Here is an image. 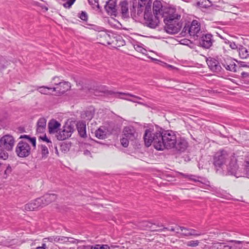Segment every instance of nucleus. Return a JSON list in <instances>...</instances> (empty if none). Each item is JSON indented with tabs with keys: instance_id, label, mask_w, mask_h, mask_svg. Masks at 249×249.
<instances>
[{
	"instance_id": "79ce46f5",
	"label": "nucleus",
	"mask_w": 249,
	"mask_h": 249,
	"mask_svg": "<svg viewBox=\"0 0 249 249\" xmlns=\"http://www.w3.org/2000/svg\"><path fill=\"white\" fill-rule=\"evenodd\" d=\"M134 49L138 52L142 53H144V51H145V50L142 47L140 46L139 45H135L134 46Z\"/></svg>"
},
{
	"instance_id": "473e14b6",
	"label": "nucleus",
	"mask_w": 249,
	"mask_h": 249,
	"mask_svg": "<svg viewBox=\"0 0 249 249\" xmlns=\"http://www.w3.org/2000/svg\"><path fill=\"white\" fill-rule=\"evenodd\" d=\"M8 158V154L0 143V159L6 160Z\"/></svg>"
},
{
	"instance_id": "bf43d9fd",
	"label": "nucleus",
	"mask_w": 249,
	"mask_h": 249,
	"mask_svg": "<svg viewBox=\"0 0 249 249\" xmlns=\"http://www.w3.org/2000/svg\"><path fill=\"white\" fill-rule=\"evenodd\" d=\"M169 230L172 231H175V229L173 228H171L170 229H169Z\"/></svg>"
},
{
	"instance_id": "338daca9",
	"label": "nucleus",
	"mask_w": 249,
	"mask_h": 249,
	"mask_svg": "<svg viewBox=\"0 0 249 249\" xmlns=\"http://www.w3.org/2000/svg\"><path fill=\"white\" fill-rule=\"evenodd\" d=\"M243 67H245L246 66L245 65H242Z\"/></svg>"
},
{
	"instance_id": "2eb2a0df",
	"label": "nucleus",
	"mask_w": 249,
	"mask_h": 249,
	"mask_svg": "<svg viewBox=\"0 0 249 249\" xmlns=\"http://www.w3.org/2000/svg\"><path fill=\"white\" fill-rule=\"evenodd\" d=\"M188 146V142L185 139L179 138L178 139L177 138L175 146L172 148L176 151L183 152L186 150Z\"/></svg>"
},
{
	"instance_id": "09e8293b",
	"label": "nucleus",
	"mask_w": 249,
	"mask_h": 249,
	"mask_svg": "<svg viewBox=\"0 0 249 249\" xmlns=\"http://www.w3.org/2000/svg\"><path fill=\"white\" fill-rule=\"evenodd\" d=\"M46 245L45 243L42 244V246L37 247L35 249H46Z\"/></svg>"
},
{
	"instance_id": "4468645a",
	"label": "nucleus",
	"mask_w": 249,
	"mask_h": 249,
	"mask_svg": "<svg viewBox=\"0 0 249 249\" xmlns=\"http://www.w3.org/2000/svg\"><path fill=\"white\" fill-rule=\"evenodd\" d=\"M206 62L210 70L214 72H220L222 68L219 62L215 58L209 57L206 58Z\"/></svg>"
},
{
	"instance_id": "423d86ee",
	"label": "nucleus",
	"mask_w": 249,
	"mask_h": 249,
	"mask_svg": "<svg viewBox=\"0 0 249 249\" xmlns=\"http://www.w3.org/2000/svg\"><path fill=\"white\" fill-rule=\"evenodd\" d=\"M152 3V0H138L137 15L139 17H142L144 10V12L151 11Z\"/></svg>"
},
{
	"instance_id": "c03bdc74",
	"label": "nucleus",
	"mask_w": 249,
	"mask_h": 249,
	"mask_svg": "<svg viewBox=\"0 0 249 249\" xmlns=\"http://www.w3.org/2000/svg\"><path fill=\"white\" fill-rule=\"evenodd\" d=\"M86 117H87V120H90L92 119L93 116V114L89 111H87L86 112Z\"/></svg>"
},
{
	"instance_id": "20e7f679",
	"label": "nucleus",
	"mask_w": 249,
	"mask_h": 249,
	"mask_svg": "<svg viewBox=\"0 0 249 249\" xmlns=\"http://www.w3.org/2000/svg\"><path fill=\"white\" fill-rule=\"evenodd\" d=\"M202 33L200 22L197 20H193L191 22L185 24L181 34L184 36L189 34L193 39L196 40L201 36Z\"/></svg>"
},
{
	"instance_id": "0e129e2a",
	"label": "nucleus",
	"mask_w": 249,
	"mask_h": 249,
	"mask_svg": "<svg viewBox=\"0 0 249 249\" xmlns=\"http://www.w3.org/2000/svg\"><path fill=\"white\" fill-rule=\"evenodd\" d=\"M183 233H188V231H185V232H184Z\"/></svg>"
},
{
	"instance_id": "4d7b16f0",
	"label": "nucleus",
	"mask_w": 249,
	"mask_h": 249,
	"mask_svg": "<svg viewBox=\"0 0 249 249\" xmlns=\"http://www.w3.org/2000/svg\"><path fill=\"white\" fill-rule=\"evenodd\" d=\"M144 223L146 225V227H150V226L149 225V224H151L150 223H149L147 222H145Z\"/></svg>"
},
{
	"instance_id": "5701e85b",
	"label": "nucleus",
	"mask_w": 249,
	"mask_h": 249,
	"mask_svg": "<svg viewBox=\"0 0 249 249\" xmlns=\"http://www.w3.org/2000/svg\"><path fill=\"white\" fill-rule=\"evenodd\" d=\"M46 126V120L44 118H40L37 123L36 132L38 133L44 132Z\"/></svg>"
},
{
	"instance_id": "7c9ffc66",
	"label": "nucleus",
	"mask_w": 249,
	"mask_h": 249,
	"mask_svg": "<svg viewBox=\"0 0 249 249\" xmlns=\"http://www.w3.org/2000/svg\"><path fill=\"white\" fill-rule=\"evenodd\" d=\"M121 9L122 13L123 15H125L127 14L128 8V3L126 1H123L120 3Z\"/></svg>"
},
{
	"instance_id": "f3484780",
	"label": "nucleus",
	"mask_w": 249,
	"mask_h": 249,
	"mask_svg": "<svg viewBox=\"0 0 249 249\" xmlns=\"http://www.w3.org/2000/svg\"><path fill=\"white\" fill-rule=\"evenodd\" d=\"M162 6L161 3L159 1H156L153 3V13L155 16L156 17H161L162 18V16L163 13L165 12L167 10H171L172 9H164V10L162 9Z\"/></svg>"
},
{
	"instance_id": "f704fd0d",
	"label": "nucleus",
	"mask_w": 249,
	"mask_h": 249,
	"mask_svg": "<svg viewBox=\"0 0 249 249\" xmlns=\"http://www.w3.org/2000/svg\"><path fill=\"white\" fill-rule=\"evenodd\" d=\"M182 176H183L185 178H188L190 180H193L195 182H199V181L197 179H196V176L191 175V174H184L183 173L181 174Z\"/></svg>"
},
{
	"instance_id": "13d9d810",
	"label": "nucleus",
	"mask_w": 249,
	"mask_h": 249,
	"mask_svg": "<svg viewBox=\"0 0 249 249\" xmlns=\"http://www.w3.org/2000/svg\"><path fill=\"white\" fill-rule=\"evenodd\" d=\"M136 6H135V5H134V4H133V8H132V9H130V10H131V11H133V10L135 11V7H136Z\"/></svg>"
},
{
	"instance_id": "b1692460",
	"label": "nucleus",
	"mask_w": 249,
	"mask_h": 249,
	"mask_svg": "<svg viewBox=\"0 0 249 249\" xmlns=\"http://www.w3.org/2000/svg\"><path fill=\"white\" fill-rule=\"evenodd\" d=\"M43 200L42 206L48 205L56 199V196L55 194H46L43 197H39Z\"/></svg>"
},
{
	"instance_id": "c9c22d12",
	"label": "nucleus",
	"mask_w": 249,
	"mask_h": 249,
	"mask_svg": "<svg viewBox=\"0 0 249 249\" xmlns=\"http://www.w3.org/2000/svg\"><path fill=\"white\" fill-rule=\"evenodd\" d=\"M199 242L198 240H191L186 243V245L189 247H196L199 245Z\"/></svg>"
},
{
	"instance_id": "69168bd1",
	"label": "nucleus",
	"mask_w": 249,
	"mask_h": 249,
	"mask_svg": "<svg viewBox=\"0 0 249 249\" xmlns=\"http://www.w3.org/2000/svg\"><path fill=\"white\" fill-rule=\"evenodd\" d=\"M220 38L223 39H225V38H224L222 36H220Z\"/></svg>"
},
{
	"instance_id": "f03ea898",
	"label": "nucleus",
	"mask_w": 249,
	"mask_h": 249,
	"mask_svg": "<svg viewBox=\"0 0 249 249\" xmlns=\"http://www.w3.org/2000/svg\"><path fill=\"white\" fill-rule=\"evenodd\" d=\"M162 18L165 24L164 28L167 33L170 34L178 33L180 30L181 24L179 22L180 15L177 14L175 9L167 10L163 13Z\"/></svg>"
},
{
	"instance_id": "ea45409f",
	"label": "nucleus",
	"mask_w": 249,
	"mask_h": 249,
	"mask_svg": "<svg viewBox=\"0 0 249 249\" xmlns=\"http://www.w3.org/2000/svg\"><path fill=\"white\" fill-rule=\"evenodd\" d=\"M11 172L12 168L9 165H8L4 171V178H6L7 176L11 173Z\"/></svg>"
},
{
	"instance_id": "6ab92c4d",
	"label": "nucleus",
	"mask_w": 249,
	"mask_h": 249,
	"mask_svg": "<svg viewBox=\"0 0 249 249\" xmlns=\"http://www.w3.org/2000/svg\"><path fill=\"white\" fill-rule=\"evenodd\" d=\"M124 136L130 140H133L135 138V130L131 126H125L123 130Z\"/></svg>"
},
{
	"instance_id": "0eeeda50",
	"label": "nucleus",
	"mask_w": 249,
	"mask_h": 249,
	"mask_svg": "<svg viewBox=\"0 0 249 249\" xmlns=\"http://www.w3.org/2000/svg\"><path fill=\"white\" fill-rule=\"evenodd\" d=\"M73 131L74 127L73 125L66 124L63 127V129L57 133L56 137L59 140H64L71 137Z\"/></svg>"
},
{
	"instance_id": "4be33fe9",
	"label": "nucleus",
	"mask_w": 249,
	"mask_h": 249,
	"mask_svg": "<svg viewBox=\"0 0 249 249\" xmlns=\"http://www.w3.org/2000/svg\"><path fill=\"white\" fill-rule=\"evenodd\" d=\"M79 135L82 138H86V124L85 122H79L76 124Z\"/></svg>"
},
{
	"instance_id": "603ef678",
	"label": "nucleus",
	"mask_w": 249,
	"mask_h": 249,
	"mask_svg": "<svg viewBox=\"0 0 249 249\" xmlns=\"http://www.w3.org/2000/svg\"><path fill=\"white\" fill-rule=\"evenodd\" d=\"M84 154L86 156H90L91 153L88 150H86L84 151Z\"/></svg>"
},
{
	"instance_id": "5fc2aeb1",
	"label": "nucleus",
	"mask_w": 249,
	"mask_h": 249,
	"mask_svg": "<svg viewBox=\"0 0 249 249\" xmlns=\"http://www.w3.org/2000/svg\"><path fill=\"white\" fill-rule=\"evenodd\" d=\"M241 75L243 77H246L249 76V73L247 72L243 71L241 73Z\"/></svg>"
},
{
	"instance_id": "bb28decb",
	"label": "nucleus",
	"mask_w": 249,
	"mask_h": 249,
	"mask_svg": "<svg viewBox=\"0 0 249 249\" xmlns=\"http://www.w3.org/2000/svg\"><path fill=\"white\" fill-rule=\"evenodd\" d=\"M188 233H182L181 235L184 236H189L191 235L198 236L204 234L193 229H188Z\"/></svg>"
},
{
	"instance_id": "e433bc0d",
	"label": "nucleus",
	"mask_w": 249,
	"mask_h": 249,
	"mask_svg": "<svg viewBox=\"0 0 249 249\" xmlns=\"http://www.w3.org/2000/svg\"><path fill=\"white\" fill-rule=\"evenodd\" d=\"M129 139L124 136L123 138L121 140V142L122 145L124 147H127L129 144Z\"/></svg>"
},
{
	"instance_id": "49530a36",
	"label": "nucleus",
	"mask_w": 249,
	"mask_h": 249,
	"mask_svg": "<svg viewBox=\"0 0 249 249\" xmlns=\"http://www.w3.org/2000/svg\"><path fill=\"white\" fill-rule=\"evenodd\" d=\"M230 47L232 49H238V47L236 45V44L232 42H231L230 43Z\"/></svg>"
},
{
	"instance_id": "de8ad7c7",
	"label": "nucleus",
	"mask_w": 249,
	"mask_h": 249,
	"mask_svg": "<svg viewBox=\"0 0 249 249\" xmlns=\"http://www.w3.org/2000/svg\"><path fill=\"white\" fill-rule=\"evenodd\" d=\"M135 99H126V100L127 101H130V102H134V103H137L138 104H140V105H145L144 104H143V103L142 102H138L135 99V98H134Z\"/></svg>"
},
{
	"instance_id": "3c124183",
	"label": "nucleus",
	"mask_w": 249,
	"mask_h": 249,
	"mask_svg": "<svg viewBox=\"0 0 249 249\" xmlns=\"http://www.w3.org/2000/svg\"><path fill=\"white\" fill-rule=\"evenodd\" d=\"M101 247L100 245H96L94 246H90V249H100V247Z\"/></svg>"
},
{
	"instance_id": "393cba45",
	"label": "nucleus",
	"mask_w": 249,
	"mask_h": 249,
	"mask_svg": "<svg viewBox=\"0 0 249 249\" xmlns=\"http://www.w3.org/2000/svg\"><path fill=\"white\" fill-rule=\"evenodd\" d=\"M107 130L105 127H101L95 132L96 137L99 139H105L107 137Z\"/></svg>"
},
{
	"instance_id": "9d476101",
	"label": "nucleus",
	"mask_w": 249,
	"mask_h": 249,
	"mask_svg": "<svg viewBox=\"0 0 249 249\" xmlns=\"http://www.w3.org/2000/svg\"><path fill=\"white\" fill-rule=\"evenodd\" d=\"M56 87L53 88V91L56 92L55 95H60L69 90L71 87L70 83L66 81L59 82L58 83H54Z\"/></svg>"
},
{
	"instance_id": "a18cd8bd",
	"label": "nucleus",
	"mask_w": 249,
	"mask_h": 249,
	"mask_svg": "<svg viewBox=\"0 0 249 249\" xmlns=\"http://www.w3.org/2000/svg\"><path fill=\"white\" fill-rule=\"evenodd\" d=\"M42 140L47 142L48 146L50 148V146H52V142L47 138L46 136L45 135L44 137L41 138Z\"/></svg>"
},
{
	"instance_id": "e2e57ef3",
	"label": "nucleus",
	"mask_w": 249,
	"mask_h": 249,
	"mask_svg": "<svg viewBox=\"0 0 249 249\" xmlns=\"http://www.w3.org/2000/svg\"><path fill=\"white\" fill-rule=\"evenodd\" d=\"M165 230H168V229L167 228H164L163 231Z\"/></svg>"
},
{
	"instance_id": "37998d69",
	"label": "nucleus",
	"mask_w": 249,
	"mask_h": 249,
	"mask_svg": "<svg viewBox=\"0 0 249 249\" xmlns=\"http://www.w3.org/2000/svg\"><path fill=\"white\" fill-rule=\"evenodd\" d=\"M44 241L46 242V241L53 242H55V236H52L50 237H48L47 238H45L43 239Z\"/></svg>"
},
{
	"instance_id": "8fccbe9b",
	"label": "nucleus",
	"mask_w": 249,
	"mask_h": 249,
	"mask_svg": "<svg viewBox=\"0 0 249 249\" xmlns=\"http://www.w3.org/2000/svg\"><path fill=\"white\" fill-rule=\"evenodd\" d=\"M100 249H109V247L107 245H102L100 247Z\"/></svg>"
},
{
	"instance_id": "680f3d73",
	"label": "nucleus",
	"mask_w": 249,
	"mask_h": 249,
	"mask_svg": "<svg viewBox=\"0 0 249 249\" xmlns=\"http://www.w3.org/2000/svg\"><path fill=\"white\" fill-rule=\"evenodd\" d=\"M216 195L218 196H220V194H219L218 193H216Z\"/></svg>"
},
{
	"instance_id": "ddd939ff",
	"label": "nucleus",
	"mask_w": 249,
	"mask_h": 249,
	"mask_svg": "<svg viewBox=\"0 0 249 249\" xmlns=\"http://www.w3.org/2000/svg\"><path fill=\"white\" fill-rule=\"evenodd\" d=\"M227 169L226 175H233L237 176V170L238 166L236 163V159L234 157H232L231 160L228 162V164L225 166Z\"/></svg>"
},
{
	"instance_id": "39448f33",
	"label": "nucleus",
	"mask_w": 249,
	"mask_h": 249,
	"mask_svg": "<svg viewBox=\"0 0 249 249\" xmlns=\"http://www.w3.org/2000/svg\"><path fill=\"white\" fill-rule=\"evenodd\" d=\"M232 156L224 150L217 152L213 157V164L216 168L224 169Z\"/></svg>"
},
{
	"instance_id": "2f4dec72",
	"label": "nucleus",
	"mask_w": 249,
	"mask_h": 249,
	"mask_svg": "<svg viewBox=\"0 0 249 249\" xmlns=\"http://www.w3.org/2000/svg\"><path fill=\"white\" fill-rule=\"evenodd\" d=\"M88 2L93 9L96 10H100L101 7L99 5L98 0H88Z\"/></svg>"
},
{
	"instance_id": "72a5a7b5",
	"label": "nucleus",
	"mask_w": 249,
	"mask_h": 249,
	"mask_svg": "<svg viewBox=\"0 0 249 249\" xmlns=\"http://www.w3.org/2000/svg\"><path fill=\"white\" fill-rule=\"evenodd\" d=\"M41 152L42 157H46L49 154V151L47 146L45 145H41Z\"/></svg>"
},
{
	"instance_id": "f257e3e1",
	"label": "nucleus",
	"mask_w": 249,
	"mask_h": 249,
	"mask_svg": "<svg viewBox=\"0 0 249 249\" xmlns=\"http://www.w3.org/2000/svg\"><path fill=\"white\" fill-rule=\"evenodd\" d=\"M177 138L176 133L169 130L154 131L153 130L146 129L143 136L145 145L148 147L153 143L154 147L158 150L172 149Z\"/></svg>"
},
{
	"instance_id": "c756f323",
	"label": "nucleus",
	"mask_w": 249,
	"mask_h": 249,
	"mask_svg": "<svg viewBox=\"0 0 249 249\" xmlns=\"http://www.w3.org/2000/svg\"><path fill=\"white\" fill-rule=\"evenodd\" d=\"M119 95H124L125 97H121L118 96L121 99H124L126 100V99H129L128 97H133L134 98L137 99L139 100H142V98L140 97L136 96L135 95L129 93H124V92H119L118 93Z\"/></svg>"
},
{
	"instance_id": "052dcab7",
	"label": "nucleus",
	"mask_w": 249,
	"mask_h": 249,
	"mask_svg": "<svg viewBox=\"0 0 249 249\" xmlns=\"http://www.w3.org/2000/svg\"><path fill=\"white\" fill-rule=\"evenodd\" d=\"M57 78H58V77H54V78H53V81H55V80L56 79H57Z\"/></svg>"
},
{
	"instance_id": "412c9836",
	"label": "nucleus",
	"mask_w": 249,
	"mask_h": 249,
	"mask_svg": "<svg viewBox=\"0 0 249 249\" xmlns=\"http://www.w3.org/2000/svg\"><path fill=\"white\" fill-rule=\"evenodd\" d=\"M60 124L57 121L52 119L48 123V129L50 133H55L57 132L60 127Z\"/></svg>"
},
{
	"instance_id": "4c0bfd02",
	"label": "nucleus",
	"mask_w": 249,
	"mask_h": 249,
	"mask_svg": "<svg viewBox=\"0 0 249 249\" xmlns=\"http://www.w3.org/2000/svg\"><path fill=\"white\" fill-rule=\"evenodd\" d=\"M78 17L84 21H87L88 19V15L86 12L82 11V12L79 14Z\"/></svg>"
},
{
	"instance_id": "6e6d98bb",
	"label": "nucleus",
	"mask_w": 249,
	"mask_h": 249,
	"mask_svg": "<svg viewBox=\"0 0 249 249\" xmlns=\"http://www.w3.org/2000/svg\"><path fill=\"white\" fill-rule=\"evenodd\" d=\"M224 40H225V43L228 44H230L231 41H230L229 40H228L227 39H225Z\"/></svg>"
},
{
	"instance_id": "f8f14e48",
	"label": "nucleus",
	"mask_w": 249,
	"mask_h": 249,
	"mask_svg": "<svg viewBox=\"0 0 249 249\" xmlns=\"http://www.w3.org/2000/svg\"><path fill=\"white\" fill-rule=\"evenodd\" d=\"M199 39L200 46L205 49H209L213 45V36L210 34H202Z\"/></svg>"
},
{
	"instance_id": "cd10ccee",
	"label": "nucleus",
	"mask_w": 249,
	"mask_h": 249,
	"mask_svg": "<svg viewBox=\"0 0 249 249\" xmlns=\"http://www.w3.org/2000/svg\"><path fill=\"white\" fill-rule=\"evenodd\" d=\"M36 89L41 94L48 95L51 94L49 90H53V88L47 86H41L37 87Z\"/></svg>"
},
{
	"instance_id": "9b49d317",
	"label": "nucleus",
	"mask_w": 249,
	"mask_h": 249,
	"mask_svg": "<svg viewBox=\"0 0 249 249\" xmlns=\"http://www.w3.org/2000/svg\"><path fill=\"white\" fill-rule=\"evenodd\" d=\"M242 241L231 240L228 243H218L216 244L215 246L217 249H240L241 247L239 245L241 244Z\"/></svg>"
},
{
	"instance_id": "c85d7f7f",
	"label": "nucleus",
	"mask_w": 249,
	"mask_h": 249,
	"mask_svg": "<svg viewBox=\"0 0 249 249\" xmlns=\"http://www.w3.org/2000/svg\"><path fill=\"white\" fill-rule=\"evenodd\" d=\"M70 239H73L72 238H70L65 236H55V242L62 244L67 242L74 243L73 241H69Z\"/></svg>"
},
{
	"instance_id": "6e6552de",
	"label": "nucleus",
	"mask_w": 249,
	"mask_h": 249,
	"mask_svg": "<svg viewBox=\"0 0 249 249\" xmlns=\"http://www.w3.org/2000/svg\"><path fill=\"white\" fill-rule=\"evenodd\" d=\"M146 20V23L148 27L151 28H155L159 22V18L160 17H154L151 13V11L149 12H144L142 16Z\"/></svg>"
},
{
	"instance_id": "aec40b11",
	"label": "nucleus",
	"mask_w": 249,
	"mask_h": 249,
	"mask_svg": "<svg viewBox=\"0 0 249 249\" xmlns=\"http://www.w3.org/2000/svg\"><path fill=\"white\" fill-rule=\"evenodd\" d=\"M222 65L228 71L233 72L236 71V65L231 58H228L226 60H224V62L222 63Z\"/></svg>"
},
{
	"instance_id": "58836bf2",
	"label": "nucleus",
	"mask_w": 249,
	"mask_h": 249,
	"mask_svg": "<svg viewBox=\"0 0 249 249\" xmlns=\"http://www.w3.org/2000/svg\"><path fill=\"white\" fill-rule=\"evenodd\" d=\"M6 60L3 57L0 56V70L5 68L6 65Z\"/></svg>"
},
{
	"instance_id": "dca6fc26",
	"label": "nucleus",
	"mask_w": 249,
	"mask_h": 249,
	"mask_svg": "<svg viewBox=\"0 0 249 249\" xmlns=\"http://www.w3.org/2000/svg\"><path fill=\"white\" fill-rule=\"evenodd\" d=\"M43 203L42 199L37 198L30 203L25 205L24 209L26 211H33L39 207H42Z\"/></svg>"
},
{
	"instance_id": "a878e982",
	"label": "nucleus",
	"mask_w": 249,
	"mask_h": 249,
	"mask_svg": "<svg viewBox=\"0 0 249 249\" xmlns=\"http://www.w3.org/2000/svg\"><path fill=\"white\" fill-rule=\"evenodd\" d=\"M238 51L240 57L242 59H246L249 56V50L243 46H240Z\"/></svg>"
},
{
	"instance_id": "7ed1b4c3",
	"label": "nucleus",
	"mask_w": 249,
	"mask_h": 249,
	"mask_svg": "<svg viewBox=\"0 0 249 249\" xmlns=\"http://www.w3.org/2000/svg\"><path fill=\"white\" fill-rule=\"evenodd\" d=\"M19 139H25V141H19L16 147V153L19 158H26L28 157L31 152V148L28 142H30L34 148H36V137H31L29 135H21Z\"/></svg>"
},
{
	"instance_id": "1a4fd4ad",
	"label": "nucleus",
	"mask_w": 249,
	"mask_h": 249,
	"mask_svg": "<svg viewBox=\"0 0 249 249\" xmlns=\"http://www.w3.org/2000/svg\"><path fill=\"white\" fill-rule=\"evenodd\" d=\"M0 143L6 151H11L15 145L14 137L10 135H5L0 139Z\"/></svg>"
},
{
	"instance_id": "a211bd4d",
	"label": "nucleus",
	"mask_w": 249,
	"mask_h": 249,
	"mask_svg": "<svg viewBox=\"0 0 249 249\" xmlns=\"http://www.w3.org/2000/svg\"><path fill=\"white\" fill-rule=\"evenodd\" d=\"M106 11L111 15H115L117 12L116 0H109L105 6Z\"/></svg>"
},
{
	"instance_id": "a19ab883",
	"label": "nucleus",
	"mask_w": 249,
	"mask_h": 249,
	"mask_svg": "<svg viewBox=\"0 0 249 249\" xmlns=\"http://www.w3.org/2000/svg\"><path fill=\"white\" fill-rule=\"evenodd\" d=\"M245 171L248 178H249V159L245 162Z\"/></svg>"
},
{
	"instance_id": "864d4df0",
	"label": "nucleus",
	"mask_w": 249,
	"mask_h": 249,
	"mask_svg": "<svg viewBox=\"0 0 249 249\" xmlns=\"http://www.w3.org/2000/svg\"><path fill=\"white\" fill-rule=\"evenodd\" d=\"M178 228L180 229L182 231H183V230L188 231V228L181 226H178V228H177V230H178Z\"/></svg>"
}]
</instances>
